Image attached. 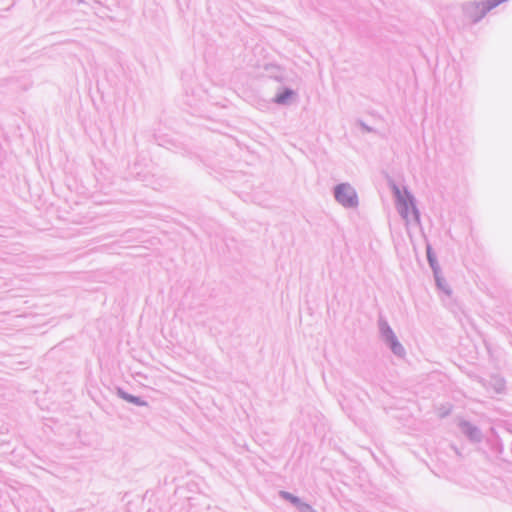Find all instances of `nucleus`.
I'll use <instances>...</instances> for the list:
<instances>
[{
	"instance_id": "1",
	"label": "nucleus",
	"mask_w": 512,
	"mask_h": 512,
	"mask_svg": "<svg viewBox=\"0 0 512 512\" xmlns=\"http://www.w3.org/2000/svg\"><path fill=\"white\" fill-rule=\"evenodd\" d=\"M335 197L339 203L346 207H353L357 204L354 190L346 184H340L336 187Z\"/></svg>"
},
{
	"instance_id": "2",
	"label": "nucleus",
	"mask_w": 512,
	"mask_h": 512,
	"mask_svg": "<svg viewBox=\"0 0 512 512\" xmlns=\"http://www.w3.org/2000/svg\"><path fill=\"white\" fill-rule=\"evenodd\" d=\"M400 212L406 219L412 218L418 220L417 211L412 203H403L402 207L400 208Z\"/></svg>"
},
{
	"instance_id": "3",
	"label": "nucleus",
	"mask_w": 512,
	"mask_h": 512,
	"mask_svg": "<svg viewBox=\"0 0 512 512\" xmlns=\"http://www.w3.org/2000/svg\"><path fill=\"white\" fill-rule=\"evenodd\" d=\"M293 96V92L291 90H285L283 93H280L276 97L277 103H284L287 99L291 98Z\"/></svg>"
},
{
	"instance_id": "4",
	"label": "nucleus",
	"mask_w": 512,
	"mask_h": 512,
	"mask_svg": "<svg viewBox=\"0 0 512 512\" xmlns=\"http://www.w3.org/2000/svg\"><path fill=\"white\" fill-rule=\"evenodd\" d=\"M392 350L396 354H402L404 352L403 347L398 342H396V341H392Z\"/></svg>"
},
{
	"instance_id": "5",
	"label": "nucleus",
	"mask_w": 512,
	"mask_h": 512,
	"mask_svg": "<svg viewBox=\"0 0 512 512\" xmlns=\"http://www.w3.org/2000/svg\"><path fill=\"white\" fill-rule=\"evenodd\" d=\"M124 399H126L129 402L136 403L138 405H144V402H141L138 398L130 396V395H123Z\"/></svg>"
},
{
	"instance_id": "6",
	"label": "nucleus",
	"mask_w": 512,
	"mask_h": 512,
	"mask_svg": "<svg viewBox=\"0 0 512 512\" xmlns=\"http://www.w3.org/2000/svg\"><path fill=\"white\" fill-rule=\"evenodd\" d=\"M284 496L289 499L290 501H292L293 503H298V499L296 497H293L292 495L290 494H287L285 493Z\"/></svg>"
},
{
	"instance_id": "7",
	"label": "nucleus",
	"mask_w": 512,
	"mask_h": 512,
	"mask_svg": "<svg viewBox=\"0 0 512 512\" xmlns=\"http://www.w3.org/2000/svg\"><path fill=\"white\" fill-rule=\"evenodd\" d=\"M284 496L289 499L290 501H292L293 503H298V499L296 497H293L292 495L290 494H287L285 493Z\"/></svg>"
}]
</instances>
